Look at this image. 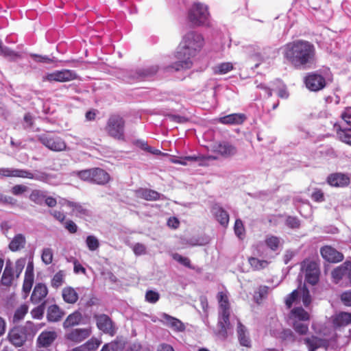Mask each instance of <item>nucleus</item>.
I'll list each match as a JSON object with an SVG mask.
<instances>
[{"mask_svg":"<svg viewBox=\"0 0 351 351\" xmlns=\"http://www.w3.org/2000/svg\"><path fill=\"white\" fill-rule=\"evenodd\" d=\"M282 50L285 62L295 69L310 68L315 61V47L305 40L289 42L283 46Z\"/></svg>","mask_w":351,"mask_h":351,"instance_id":"obj_1","label":"nucleus"},{"mask_svg":"<svg viewBox=\"0 0 351 351\" xmlns=\"http://www.w3.org/2000/svg\"><path fill=\"white\" fill-rule=\"evenodd\" d=\"M204 45V38L200 33L190 31L184 34L176 54L178 61L166 68L168 71H178L192 66L191 58L195 56Z\"/></svg>","mask_w":351,"mask_h":351,"instance_id":"obj_2","label":"nucleus"},{"mask_svg":"<svg viewBox=\"0 0 351 351\" xmlns=\"http://www.w3.org/2000/svg\"><path fill=\"white\" fill-rule=\"evenodd\" d=\"M188 21L194 27L210 26V16L207 5L194 2L188 11Z\"/></svg>","mask_w":351,"mask_h":351,"instance_id":"obj_3","label":"nucleus"},{"mask_svg":"<svg viewBox=\"0 0 351 351\" xmlns=\"http://www.w3.org/2000/svg\"><path fill=\"white\" fill-rule=\"evenodd\" d=\"M219 302V320L218 325L221 332L227 333L230 326V303L228 292L220 291L217 295Z\"/></svg>","mask_w":351,"mask_h":351,"instance_id":"obj_4","label":"nucleus"},{"mask_svg":"<svg viewBox=\"0 0 351 351\" xmlns=\"http://www.w3.org/2000/svg\"><path fill=\"white\" fill-rule=\"evenodd\" d=\"M33 336L34 330L31 324L27 322L25 326L12 328L8 332V338L15 347H21L27 340L32 339Z\"/></svg>","mask_w":351,"mask_h":351,"instance_id":"obj_5","label":"nucleus"},{"mask_svg":"<svg viewBox=\"0 0 351 351\" xmlns=\"http://www.w3.org/2000/svg\"><path fill=\"white\" fill-rule=\"evenodd\" d=\"M125 121L122 117L112 114L108 118L105 130L114 139L125 141Z\"/></svg>","mask_w":351,"mask_h":351,"instance_id":"obj_6","label":"nucleus"},{"mask_svg":"<svg viewBox=\"0 0 351 351\" xmlns=\"http://www.w3.org/2000/svg\"><path fill=\"white\" fill-rule=\"evenodd\" d=\"M15 177L34 180L49 184H57L56 175L38 169L31 171L27 169H15Z\"/></svg>","mask_w":351,"mask_h":351,"instance_id":"obj_7","label":"nucleus"},{"mask_svg":"<svg viewBox=\"0 0 351 351\" xmlns=\"http://www.w3.org/2000/svg\"><path fill=\"white\" fill-rule=\"evenodd\" d=\"M38 140L47 149L53 152H62L67 148L66 142L57 134L47 132L38 136Z\"/></svg>","mask_w":351,"mask_h":351,"instance_id":"obj_8","label":"nucleus"},{"mask_svg":"<svg viewBox=\"0 0 351 351\" xmlns=\"http://www.w3.org/2000/svg\"><path fill=\"white\" fill-rule=\"evenodd\" d=\"M77 78V75L74 71L62 69L46 73L43 76V81L49 82H66Z\"/></svg>","mask_w":351,"mask_h":351,"instance_id":"obj_9","label":"nucleus"},{"mask_svg":"<svg viewBox=\"0 0 351 351\" xmlns=\"http://www.w3.org/2000/svg\"><path fill=\"white\" fill-rule=\"evenodd\" d=\"M326 78H328L326 73V76H323L319 72L315 71L308 73L304 77V82L309 90L317 92L326 86Z\"/></svg>","mask_w":351,"mask_h":351,"instance_id":"obj_10","label":"nucleus"},{"mask_svg":"<svg viewBox=\"0 0 351 351\" xmlns=\"http://www.w3.org/2000/svg\"><path fill=\"white\" fill-rule=\"evenodd\" d=\"M302 271L305 274V280L309 284L315 285L319 279V269L313 261H304L301 265Z\"/></svg>","mask_w":351,"mask_h":351,"instance_id":"obj_11","label":"nucleus"},{"mask_svg":"<svg viewBox=\"0 0 351 351\" xmlns=\"http://www.w3.org/2000/svg\"><path fill=\"white\" fill-rule=\"evenodd\" d=\"M91 332L90 328L71 329L65 333L64 338L69 341L79 343L89 337Z\"/></svg>","mask_w":351,"mask_h":351,"instance_id":"obj_12","label":"nucleus"},{"mask_svg":"<svg viewBox=\"0 0 351 351\" xmlns=\"http://www.w3.org/2000/svg\"><path fill=\"white\" fill-rule=\"evenodd\" d=\"M95 317L97 322V326L100 330H102L104 333L109 334L111 336L115 334L116 330L114 324L108 315L101 314L95 315Z\"/></svg>","mask_w":351,"mask_h":351,"instance_id":"obj_13","label":"nucleus"},{"mask_svg":"<svg viewBox=\"0 0 351 351\" xmlns=\"http://www.w3.org/2000/svg\"><path fill=\"white\" fill-rule=\"evenodd\" d=\"M57 337L58 334L55 330H43L37 338V346L39 348H48L53 344Z\"/></svg>","mask_w":351,"mask_h":351,"instance_id":"obj_14","label":"nucleus"},{"mask_svg":"<svg viewBox=\"0 0 351 351\" xmlns=\"http://www.w3.org/2000/svg\"><path fill=\"white\" fill-rule=\"evenodd\" d=\"M320 253L323 258L328 262L337 263L343 259V256L341 252L328 245L322 247Z\"/></svg>","mask_w":351,"mask_h":351,"instance_id":"obj_15","label":"nucleus"},{"mask_svg":"<svg viewBox=\"0 0 351 351\" xmlns=\"http://www.w3.org/2000/svg\"><path fill=\"white\" fill-rule=\"evenodd\" d=\"M158 70V66L156 65L149 66L141 69L137 70L134 73H131L130 79L128 80V82L134 80H143L147 77H151Z\"/></svg>","mask_w":351,"mask_h":351,"instance_id":"obj_16","label":"nucleus"},{"mask_svg":"<svg viewBox=\"0 0 351 351\" xmlns=\"http://www.w3.org/2000/svg\"><path fill=\"white\" fill-rule=\"evenodd\" d=\"M164 324L175 332H184L186 329L184 324L180 319L165 313L161 314Z\"/></svg>","mask_w":351,"mask_h":351,"instance_id":"obj_17","label":"nucleus"},{"mask_svg":"<svg viewBox=\"0 0 351 351\" xmlns=\"http://www.w3.org/2000/svg\"><path fill=\"white\" fill-rule=\"evenodd\" d=\"M350 180L348 175L341 173H332L327 178L328 183L335 187H345L349 184Z\"/></svg>","mask_w":351,"mask_h":351,"instance_id":"obj_18","label":"nucleus"},{"mask_svg":"<svg viewBox=\"0 0 351 351\" xmlns=\"http://www.w3.org/2000/svg\"><path fill=\"white\" fill-rule=\"evenodd\" d=\"M304 341L307 346L308 351H315L317 349L322 348L326 350L328 346V341L318 338L315 336L306 337L304 339Z\"/></svg>","mask_w":351,"mask_h":351,"instance_id":"obj_19","label":"nucleus"},{"mask_svg":"<svg viewBox=\"0 0 351 351\" xmlns=\"http://www.w3.org/2000/svg\"><path fill=\"white\" fill-rule=\"evenodd\" d=\"M211 213L216 220L223 227H227L229 223V215L221 206L215 204L211 208Z\"/></svg>","mask_w":351,"mask_h":351,"instance_id":"obj_20","label":"nucleus"},{"mask_svg":"<svg viewBox=\"0 0 351 351\" xmlns=\"http://www.w3.org/2000/svg\"><path fill=\"white\" fill-rule=\"evenodd\" d=\"M48 289L45 284L36 285L31 295V301L34 304L40 303L47 296Z\"/></svg>","mask_w":351,"mask_h":351,"instance_id":"obj_21","label":"nucleus"},{"mask_svg":"<svg viewBox=\"0 0 351 351\" xmlns=\"http://www.w3.org/2000/svg\"><path fill=\"white\" fill-rule=\"evenodd\" d=\"M135 195L138 198H141L147 201H156L160 199L161 197H163V195L154 190L143 188L136 190Z\"/></svg>","mask_w":351,"mask_h":351,"instance_id":"obj_22","label":"nucleus"},{"mask_svg":"<svg viewBox=\"0 0 351 351\" xmlns=\"http://www.w3.org/2000/svg\"><path fill=\"white\" fill-rule=\"evenodd\" d=\"M93 176H92V183L99 185H105L110 180V176L108 172L101 168H93Z\"/></svg>","mask_w":351,"mask_h":351,"instance_id":"obj_23","label":"nucleus"},{"mask_svg":"<svg viewBox=\"0 0 351 351\" xmlns=\"http://www.w3.org/2000/svg\"><path fill=\"white\" fill-rule=\"evenodd\" d=\"M236 319L237 323V332L239 343L242 346L249 348L251 346V340L249 337L247 328L238 319Z\"/></svg>","mask_w":351,"mask_h":351,"instance_id":"obj_24","label":"nucleus"},{"mask_svg":"<svg viewBox=\"0 0 351 351\" xmlns=\"http://www.w3.org/2000/svg\"><path fill=\"white\" fill-rule=\"evenodd\" d=\"M82 314L80 311H75L66 318L63 322V328L66 329L75 326L84 324Z\"/></svg>","mask_w":351,"mask_h":351,"instance_id":"obj_25","label":"nucleus"},{"mask_svg":"<svg viewBox=\"0 0 351 351\" xmlns=\"http://www.w3.org/2000/svg\"><path fill=\"white\" fill-rule=\"evenodd\" d=\"M215 151L225 157L233 156L237 153L236 147L228 142H221L216 145Z\"/></svg>","mask_w":351,"mask_h":351,"instance_id":"obj_26","label":"nucleus"},{"mask_svg":"<svg viewBox=\"0 0 351 351\" xmlns=\"http://www.w3.org/2000/svg\"><path fill=\"white\" fill-rule=\"evenodd\" d=\"M245 116L241 113L230 114L220 117L219 121L221 123L226 125H238L241 124L245 120Z\"/></svg>","mask_w":351,"mask_h":351,"instance_id":"obj_27","label":"nucleus"},{"mask_svg":"<svg viewBox=\"0 0 351 351\" xmlns=\"http://www.w3.org/2000/svg\"><path fill=\"white\" fill-rule=\"evenodd\" d=\"M63 300L67 303L73 304L78 300L79 296L76 290L71 287H66L62 291Z\"/></svg>","mask_w":351,"mask_h":351,"instance_id":"obj_28","label":"nucleus"},{"mask_svg":"<svg viewBox=\"0 0 351 351\" xmlns=\"http://www.w3.org/2000/svg\"><path fill=\"white\" fill-rule=\"evenodd\" d=\"M289 317L292 322L294 321L305 322L309 320L310 315L302 307H295L291 311Z\"/></svg>","mask_w":351,"mask_h":351,"instance_id":"obj_29","label":"nucleus"},{"mask_svg":"<svg viewBox=\"0 0 351 351\" xmlns=\"http://www.w3.org/2000/svg\"><path fill=\"white\" fill-rule=\"evenodd\" d=\"M26 239L23 234H17L12 239L9 244V249L12 252H16L24 248Z\"/></svg>","mask_w":351,"mask_h":351,"instance_id":"obj_30","label":"nucleus"},{"mask_svg":"<svg viewBox=\"0 0 351 351\" xmlns=\"http://www.w3.org/2000/svg\"><path fill=\"white\" fill-rule=\"evenodd\" d=\"M351 323V313L341 312L334 317L333 324L335 326H346Z\"/></svg>","mask_w":351,"mask_h":351,"instance_id":"obj_31","label":"nucleus"},{"mask_svg":"<svg viewBox=\"0 0 351 351\" xmlns=\"http://www.w3.org/2000/svg\"><path fill=\"white\" fill-rule=\"evenodd\" d=\"M14 279V269L11 265L6 264L3 270L1 282L4 286H10Z\"/></svg>","mask_w":351,"mask_h":351,"instance_id":"obj_32","label":"nucleus"},{"mask_svg":"<svg viewBox=\"0 0 351 351\" xmlns=\"http://www.w3.org/2000/svg\"><path fill=\"white\" fill-rule=\"evenodd\" d=\"M47 317L49 322H58L62 317V312L57 305H51L48 308Z\"/></svg>","mask_w":351,"mask_h":351,"instance_id":"obj_33","label":"nucleus"},{"mask_svg":"<svg viewBox=\"0 0 351 351\" xmlns=\"http://www.w3.org/2000/svg\"><path fill=\"white\" fill-rule=\"evenodd\" d=\"M248 263L254 270H261L266 268L271 263L267 259H259L256 257H250Z\"/></svg>","mask_w":351,"mask_h":351,"instance_id":"obj_34","label":"nucleus"},{"mask_svg":"<svg viewBox=\"0 0 351 351\" xmlns=\"http://www.w3.org/2000/svg\"><path fill=\"white\" fill-rule=\"evenodd\" d=\"M337 134L342 142L351 145V128H343L339 125Z\"/></svg>","mask_w":351,"mask_h":351,"instance_id":"obj_35","label":"nucleus"},{"mask_svg":"<svg viewBox=\"0 0 351 351\" xmlns=\"http://www.w3.org/2000/svg\"><path fill=\"white\" fill-rule=\"evenodd\" d=\"M72 208L73 213L79 217H83L88 215V210L86 209L81 204L78 202L69 203Z\"/></svg>","mask_w":351,"mask_h":351,"instance_id":"obj_36","label":"nucleus"},{"mask_svg":"<svg viewBox=\"0 0 351 351\" xmlns=\"http://www.w3.org/2000/svg\"><path fill=\"white\" fill-rule=\"evenodd\" d=\"M234 66L231 62H222L218 64L213 68V72L215 74L223 75L231 71Z\"/></svg>","mask_w":351,"mask_h":351,"instance_id":"obj_37","label":"nucleus"},{"mask_svg":"<svg viewBox=\"0 0 351 351\" xmlns=\"http://www.w3.org/2000/svg\"><path fill=\"white\" fill-rule=\"evenodd\" d=\"M134 144L142 150L152 154L158 155L161 153L159 149H154V147L148 145L147 143L143 140H136L134 141Z\"/></svg>","mask_w":351,"mask_h":351,"instance_id":"obj_38","label":"nucleus"},{"mask_svg":"<svg viewBox=\"0 0 351 351\" xmlns=\"http://www.w3.org/2000/svg\"><path fill=\"white\" fill-rule=\"evenodd\" d=\"M93 168L81 171H75L72 173V175L77 176L82 180L92 183V176H93Z\"/></svg>","mask_w":351,"mask_h":351,"instance_id":"obj_39","label":"nucleus"},{"mask_svg":"<svg viewBox=\"0 0 351 351\" xmlns=\"http://www.w3.org/2000/svg\"><path fill=\"white\" fill-rule=\"evenodd\" d=\"M45 198V193L40 190L34 189L29 195V199L39 205L44 202Z\"/></svg>","mask_w":351,"mask_h":351,"instance_id":"obj_40","label":"nucleus"},{"mask_svg":"<svg viewBox=\"0 0 351 351\" xmlns=\"http://www.w3.org/2000/svg\"><path fill=\"white\" fill-rule=\"evenodd\" d=\"M28 311V306L26 304H22L14 312L12 321L14 323L22 320Z\"/></svg>","mask_w":351,"mask_h":351,"instance_id":"obj_41","label":"nucleus"},{"mask_svg":"<svg viewBox=\"0 0 351 351\" xmlns=\"http://www.w3.org/2000/svg\"><path fill=\"white\" fill-rule=\"evenodd\" d=\"M65 274L62 270L58 271L52 278L51 285L53 288H58L62 286L64 282Z\"/></svg>","mask_w":351,"mask_h":351,"instance_id":"obj_42","label":"nucleus"},{"mask_svg":"<svg viewBox=\"0 0 351 351\" xmlns=\"http://www.w3.org/2000/svg\"><path fill=\"white\" fill-rule=\"evenodd\" d=\"M269 287L267 286H260L257 291L254 292V299L256 303L265 298L268 294Z\"/></svg>","mask_w":351,"mask_h":351,"instance_id":"obj_43","label":"nucleus"},{"mask_svg":"<svg viewBox=\"0 0 351 351\" xmlns=\"http://www.w3.org/2000/svg\"><path fill=\"white\" fill-rule=\"evenodd\" d=\"M53 252L50 247H45L42 250L41 258L43 262L48 265L53 261Z\"/></svg>","mask_w":351,"mask_h":351,"instance_id":"obj_44","label":"nucleus"},{"mask_svg":"<svg viewBox=\"0 0 351 351\" xmlns=\"http://www.w3.org/2000/svg\"><path fill=\"white\" fill-rule=\"evenodd\" d=\"M86 244L90 251H95L99 247V242L94 235H89L86 237Z\"/></svg>","mask_w":351,"mask_h":351,"instance_id":"obj_45","label":"nucleus"},{"mask_svg":"<svg viewBox=\"0 0 351 351\" xmlns=\"http://www.w3.org/2000/svg\"><path fill=\"white\" fill-rule=\"evenodd\" d=\"M235 234L239 238L243 239L245 236V230L243 221L240 219H237L234 226Z\"/></svg>","mask_w":351,"mask_h":351,"instance_id":"obj_46","label":"nucleus"},{"mask_svg":"<svg viewBox=\"0 0 351 351\" xmlns=\"http://www.w3.org/2000/svg\"><path fill=\"white\" fill-rule=\"evenodd\" d=\"M265 244L271 250L275 251L279 246L280 239L275 236H268L265 239Z\"/></svg>","mask_w":351,"mask_h":351,"instance_id":"obj_47","label":"nucleus"},{"mask_svg":"<svg viewBox=\"0 0 351 351\" xmlns=\"http://www.w3.org/2000/svg\"><path fill=\"white\" fill-rule=\"evenodd\" d=\"M293 327L295 332L300 335H304L308 330V325L307 324L302 323L298 321H294L293 322Z\"/></svg>","mask_w":351,"mask_h":351,"instance_id":"obj_48","label":"nucleus"},{"mask_svg":"<svg viewBox=\"0 0 351 351\" xmlns=\"http://www.w3.org/2000/svg\"><path fill=\"white\" fill-rule=\"evenodd\" d=\"M160 298V294L158 292L153 290H148L145 293V300L152 304L156 303Z\"/></svg>","mask_w":351,"mask_h":351,"instance_id":"obj_49","label":"nucleus"},{"mask_svg":"<svg viewBox=\"0 0 351 351\" xmlns=\"http://www.w3.org/2000/svg\"><path fill=\"white\" fill-rule=\"evenodd\" d=\"M299 291L295 289L293 290L290 294H289L285 299V304L287 308H290L293 304L297 301L299 297Z\"/></svg>","mask_w":351,"mask_h":351,"instance_id":"obj_50","label":"nucleus"},{"mask_svg":"<svg viewBox=\"0 0 351 351\" xmlns=\"http://www.w3.org/2000/svg\"><path fill=\"white\" fill-rule=\"evenodd\" d=\"M173 258L178 262L179 263L183 265L184 266L189 267V268H193L191 265V261L189 258L183 256L179 254H174L173 255Z\"/></svg>","mask_w":351,"mask_h":351,"instance_id":"obj_51","label":"nucleus"},{"mask_svg":"<svg viewBox=\"0 0 351 351\" xmlns=\"http://www.w3.org/2000/svg\"><path fill=\"white\" fill-rule=\"evenodd\" d=\"M29 188L23 184H16L12 187L11 193L16 196L21 195L27 191Z\"/></svg>","mask_w":351,"mask_h":351,"instance_id":"obj_52","label":"nucleus"},{"mask_svg":"<svg viewBox=\"0 0 351 351\" xmlns=\"http://www.w3.org/2000/svg\"><path fill=\"white\" fill-rule=\"evenodd\" d=\"M101 344V341L97 338H91L84 345L87 348L88 350L95 351Z\"/></svg>","mask_w":351,"mask_h":351,"instance_id":"obj_53","label":"nucleus"},{"mask_svg":"<svg viewBox=\"0 0 351 351\" xmlns=\"http://www.w3.org/2000/svg\"><path fill=\"white\" fill-rule=\"evenodd\" d=\"M0 204L14 206L16 204V199L11 196L0 193Z\"/></svg>","mask_w":351,"mask_h":351,"instance_id":"obj_54","label":"nucleus"},{"mask_svg":"<svg viewBox=\"0 0 351 351\" xmlns=\"http://www.w3.org/2000/svg\"><path fill=\"white\" fill-rule=\"evenodd\" d=\"M342 269L340 265L332 271V277L335 283H338L341 280L345 278Z\"/></svg>","mask_w":351,"mask_h":351,"instance_id":"obj_55","label":"nucleus"},{"mask_svg":"<svg viewBox=\"0 0 351 351\" xmlns=\"http://www.w3.org/2000/svg\"><path fill=\"white\" fill-rule=\"evenodd\" d=\"M341 119L343 122L350 128H351V107L346 108L341 113Z\"/></svg>","mask_w":351,"mask_h":351,"instance_id":"obj_56","label":"nucleus"},{"mask_svg":"<svg viewBox=\"0 0 351 351\" xmlns=\"http://www.w3.org/2000/svg\"><path fill=\"white\" fill-rule=\"evenodd\" d=\"M132 250L136 256H140L146 253V247L143 243H136L132 245Z\"/></svg>","mask_w":351,"mask_h":351,"instance_id":"obj_57","label":"nucleus"},{"mask_svg":"<svg viewBox=\"0 0 351 351\" xmlns=\"http://www.w3.org/2000/svg\"><path fill=\"white\" fill-rule=\"evenodd\" d=\"M43 313L44 306L43 305L34 308L31 311V315L32 317L37 319H40L43 316Z\"/></svg>","mask_w":351,"mask_h":351,"instance_id":"obj_58","label":"nucleus"},{"mask_svg":"<svg viewBox=\"0 0 351 351\" xmlns=\"http://www.w3.org/2000/svg\"><path fill=\"white\" fill-rule=\"evenodd\" d=\"M33 60L37 62L51 63L53 60L47 56H40L35 53L30 54Z\"/></svg>","mask_w":351,"mask_h":351,"instance_id":"obj_59","label":"nucleus"},{"mask_svg":"<svg viewBox=\"0 0 351 351\" xmlns=\"http://www.w3.org/2000/svg\"><path fill=\"white\" fill-rule=\"evenodd\" d=\"M276 82L280 84V88L278 90V97L282 99L288 98L289 93L287 90L286 86L279 80H277Z\"/></svg>","mask_w":351,"mask_h":351,"instance_id":"obj_60","label":"nucleus"},{"mask_svg":"<svg viewBox=\"0 0 351 351\" xmlns=\"http://www.w3.org/2000/svg\"><path fill=\"white\" fill-rule=\"evenodd\" d=\"M341 267L343 269V276L346 279L350 276L351 274V261H346L341 265Z\"/></svg>","mask_w":351,"mask_h":351,"instance_id":"obj_61","label":"nucleus"},{"mask_svg":"<svg viewBox=\"0 0 351 351\" xmlns=\"http://www.w3.org/2000/svg\"><path fill=\"white\" fill-rule=\"evenodd\" d=\"M64 226L70 233L73 234L77 231V226L72 220L65 221Z\"/></svg>","mask_w":351,"mask_h":351,"instance_id":"obj_62","label":"nucleus"},{"mask_svg":"<svg viewBox=\"0 0 351 351\" xmlns=\"http://www.w3.org/2000/svg\"><path fill=\"white\" fill-rule=\"evenodd\" d=\"M286 224L291 228H297L300 226V221L296 217H288L286 219Z\"/></svg>","mask_w":351,"mask_h":351,"instance_id":"obj_63","label":"nucleus"},{"mask_svg":"<svg viewBox=\"0 0 351 351\" xmlns=\"http://www.w3.org/2000/svg\"><path fill=\"white\" fill-rule=\"evenodd\" d=\"M341 298L345 305L351 306V291L343 293Z\"/></svg>","mask_w":351,"mask_h":351,"instance_id":"obj_64","label":"nucleus"}]
</instances>
